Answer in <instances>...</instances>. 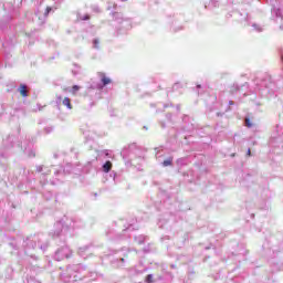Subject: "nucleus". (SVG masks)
<instances>
[{"label": "nucleus", "mask_w": 283, "mask_h": 283, "mask_svg": "<svg viewBox=\"0 0 283 283\" xmlns=\"http://www.w3.org/2000/svg\"><path fill=\"white\" fill-rule=\"evenodd\" d=\"M19 92L23 98L28 97V86L25 84L20 85Z\"/></svg>", "instance_id": "f257e3e1"}, {"label": "nucleus", "mask_w": 283, "mask_h": 283, "mask_svg": "<svg viewBox=\"0 0 283 283\" xmlns=\"http://www.w3.org/2000/svg\"><path fill=\"white\" fill-rule=\"evenodd\" d=\"M62 105H64L65 107H67V109H72V99H70V97H64Z\"/></svg>", "instance_id": "f03ea898"}, {"label": "nucleus", "mask_w": 283, "mask_h": 283, "mask_svg": "<svg viewBox=\"0 0 283 283\" xmlns=\"http://www.w3.org/2000/svg\"><path fill=\"white\" fill-rule=\"evenodd\" d=\"M103 171H105V174H109V171H112V161H106L103 165Z\"/></svg>", "instance_id": "7ed1b4c3"}, {"label": "nucleus", "mask_w": 283, "mask_h": 283, "mask_svg": "<svg viewBox=\"0 0 283 283\" xmlns=\"http://www.w3.org/2000/svg\"><path fill=\"white\" fill-rule=\"evenodd\" d=\"M101 77L103 85H109V83H112V80L109 77H106L105 73H101Z\"/></svg>", "instance_id": "20e7f679"}, {"label": "nucleus", "mask_w": 283, "mask_h": 283, "mask_svg": "<svg viewBox=\"0 0 283 283\" xmlns=\"http://www.w3.org/2000/svg\"><path fill=\"white\" fill-rule=\"evenodd\" d=\"M78 90H81V86H78V85H73V87H72V90H71L70 92H71V94H72L73 96H76V92H78Z\"/></svg>", "instance_id": "39448f33"}, {"label": "nucleus", "mask_w": 283, "mask_h": 283, "mask_svg": "<svg viewBox=\"0 0 283 283\" xmlns=\"http://www.w3.org/2000/svg\"><path fill=\"white\" fill-rule=\"evenodd\" d=\"M172 163H174V158H169V159L164 160L163 166L170 167V165H172Z\"/></svg>", "instance_id": "423d86ee"}, {"label": "nucleus", "mask_w": 283, "mask_h": 283, "mask_svg": "<svg viewBox=\"0 0 283 283\" xmlns=\"http://www.w3.org/2000/svg\"><path fill=\"white\" fill-rule=\"evenodd\" d=\"M145 282L147 283H154V275L153 274H148L145 279Z\"/></svg>", "instance_id": "0eeeda50"}, {"label": "nucleus", "mask_w": 283, "mask_h": 283, "mask_svg": "<svg viewBox=\"0 0 283 283\" xmlns=\"http://www.w3.org/2000/svg\"><path fill=\"white\" fill-rule=\"evenodd\" d=\"M245 127H253V123H251V119L249 117L245 118Z\"/></svg>", "instance_id": "6e6552de"}, {"label": "nucleus", "mask_w": 283, "mask_h": 283, "mask_svg": "<svg viewBox=\"0 0 283 283\" xmlns=\"http://www.w3.org/2000/svg\"><path fill=\"white\" fill-rule=\"evenodd\" d=\"M99 43H101V41L98 39H95L93 41L94 48H98Z\"/></svg>", "instance_id": "1a4fd4ad"}, {"label": "nucleus", "mask_w": 283, "mask_h": 283, "mask_svg": "<svg viewBox=\"0 0 283 283\" xmlns=\"http://www.w3.org/2000/svg\"><path fill=\"white\" fill-rule=\"evenodd\" d=\"M51 10H52V7H46L45 12H44L45 17H48V14H50Z\"/></svg>", "instance_id": "9d476101"}, {"label": "nucleus", "mask_w": 283, "mask_h": 283, "mask_svg": "<svg viewBox=\"0 0 283 283\" xmlns=\"http://www.w3.org/2000/svg\"><path fill=\"white\" fill-rule=\"evenodd\" d=\"M90 14H85L84 17L81 18L82 21H90Z\"/></svg>", "instance_id": "9b49d317"}, {"label": "nucleus", "mask_w": 283, "mask_h": 283, "mask_svg": "<svg viewBox=\"0 0 283 283\" xmlns=\"http://www.w3.org/2000/svg\"><path fill=\"white\" fill-rule=\"evenodd\" d=\"M247 155H248V156H251V148L248 149Z\"/></svg>", "instance_id": "f8f14e48"}, {"label": "nucleus", "mask_w": 283, "mask_h": 283, "mask_svg": "<svg viewBox=\"0 0 283 283\" xmlns=\"http://www.w3.org/2000/svg\"><path fill=\"white\" fill-rule=\"evenodd\" d=\"M229 105H234L233 101H230V102H229Z\"/></svg>", "instance_id": "ddd939ff"}, {"label": "nucleus", "mask_w": 283, "mask_h": 283, "mask_svg": "<svg viewBox=\"0 0 283 283\" xmlns=\"http://www.w3.org/2000/svg\"><path fill=\"white\" fill-rule=\"evenodd\" d=\"M63 92H67V88H63Z\"/></svg>", "instance_id": "4468645a"}]
</instances>
